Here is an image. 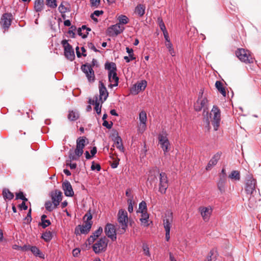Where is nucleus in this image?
Masks as SVG:
<instances>
[{
	"mask_svg": "<svg viewBox=\"0 0 261 261\" xmlns=\"http://www.w3.org/2000/svg\"><path fill=\"white\" fill-rule=\"evenodd\" d=\"M117 219L119 223V227L117 228L118 233L123 234L127 227L128 217L126 211L120 209L117 214Z\"/></svg>",
	"mask_w": 261,
	"mask_h": 261,
	"instance_id": "nucleus-1",
	"label": "nucleus"
},
{
	"mask_svg": "<svg viewBox=\"0 0 261 261\" xmlns=\"http://www.w3.org/2000/svg\"><path fill=\"white\" fill-rule=\"evenodd\" d=\"M173 222V214L171 211H168L163 219V225L165 230V238L167 241L170 239V231Z\"/></svg>",
	"mask_w": 261,
	"mask_h": 261,
	"instance_id": "nucleus-2",
	"label": "nucleus"
},
{
	"mask_svg": "<svg viewBox=\"0 0 261 261\" xmlns=\"http://www.w3.org/2000/svg\"><path fill=\"white\" fill-rule=\"evenodd\" d=\"M210 117L214 129L216 131L218 129L221 121L220 111L217 106H213L210 113Z\"/></svg>",
	"mask_w": 261,
	"mask_h": 261,
	"instance_id": "nucleus-3",
	"label": "nucleus"
},
{
	"mask_svg": "<svg viewBox=\"0 0 261 261\" xmlns=\"http://www.w3.org/2000/svg\"><path fill=\"white\" fill-rule=\"evenodd\" d=\"M256 180L252 175H248L246 177L245 191L247 194L253 195L256 193Z\"/></svg>",
	"mask_w": 261,
	"mask_h": 261,
	"instance_id": "nucleus-4",
	"label": "nucleus"
},
{
	"mask_svg": "<svg viewBox=\"0 0 261 261\" xmlns=\"http://www.w3.org/2000/svg\"><path fill=\"white\" fill-rule=\"evenodd\" d=\"M236 56L240 61L246 63H251L253 62V58L249 50H245L244 48H239L235 53Z\"/></svg>",
	"mask_w": 261,
	"mask_h": 261,
	"instance_id": "nucleus-5",
	"label": "nucleus"
},
{
	"mask_svg": "<svg viewBox=\"0 0 261 261\" xmlns=\"http://www.w3.org/2000/svg\"><path fill=\"white\" fill-rule=\"evenodd\" d=\"M109 240L106 237L101 238L93 245V250L96 254L105 252L107 248Z\"/></svg>",
	"mask_w": 261,
	"mask_h": 261,
	"instance_id": "nucleus-6",
	"label": "nucleus"
},
{
	"mask_svg": "<svg viewBox=\"0 0 261 261\" xmlns=\"http://www.w3.org/2000/svg\"><path fill=\"white\" fill-rule=\"evenodd\" d=\"M159 144L163 149L164 153L170 150V143L167 138V134L165 131H162L158 136Z\"/></svg>",
	"mask_w": 261,
	"mask_h": 261,
	"instance_id": "nucleus-7",
	"label": "nucleus"
},
{
	"mask_svg": "<svg viewBox=\"0 0 261 261\" xmlns=\"http://www.w3.org/2000/svg\"><path fill=\"white\" fill-rule=\"evenodd\" d=\"M88 143L86 137H80L76 139L75 152L78 155H82L84 148Z\"/></svg>",
	"mask_w": 261,
	"mask_h": 261,
	"instance_id": "nucleus-8",
	"label": "nucleus"
},
{
	"mask_svg": "<svg viewBox=\"0 0 261 261\" xmlns=\"http://www.w3.org/2000/svg\"><path fill=\"white\" fill-rule=\"evenodd\" d=\"M62 44L64 48L65 56L70 61L73 60L75 58V55L72 46L68 43L66 40H62Z\"/></svg>",
	"mask_w": 261,
	"mask_h": 261,
	"instance_id": "nucleus-9",
	"label": "nucleus"
},
{
	"mask_svg": "<svg viewBox=\"0 0 261 261\" xmlns=\"http://www.w3.org/2000/svg\"><path fill=\"white\" fill-rule=\"evenodd\" d=\"M81 69L86 74V76L89 82L92 83L94 81V72L90 64H85L83 65L81 67Z\"/></svg>",
	"mask_w": 261,
	"mask_h": 261,
	"instance_id": "nucleus-10",
	"label": "nucleus"
},
{
	"mask_svg": "<svg viewBox=\"0 0 261 261\" xmlns=\"http://www.w3.org/2000/svg\"><path fill=\"white\" fill-rule=\"evenodd\" d=\"M168 187V180L165 172L160 173V184L159 191L162 194H165Z\"/></svg>",
	"mask_w": 261,
	"mask_h": 261,
	"instance_id": "nucleus-11",
	"label": "nucleus"
},
{
	"mask_svg": "<svg viewBox=\"0 0 261 261\" xmlns=\"http://www.w3.org/2000/svg\"><path fill=\"white\" fill-rule=\"evenodd\" d=\"M13 15L10 13H6L4 14L1 18L0 24L5 29L8 30L11 24Z\"/></svg>",
	"mask_w": 261,
	"mask_h": 261,
	"instance_id": "nucleus-12",
	"label": "nucleus"
},
{
	"mask_svg": "<svg viewBox=\"0 0 261 261\" xmlns=\"http://www.w3.org/2000/svg\"><path fill=\"white\" fill-rule=\"evenodd\" d=\"M106 235L113 241L116 240V229L114 225L111 223H108L105 228Z\"/></svg>",
	"mask_w": 261,
	"mask_h": 261,
	"instance_id": "nucleus-13",
	"label": "nucleus"
},
{
	"mask_svg": "<svg viewBox=\"0 0 261 261\" xmlns=\"http://www.w3.org/2000/svg\"><path fill=\"white\" fill-rule=\"evenodd\" d=\"M147 86V82L145 80L141 81L135 84L131 88L130 91L134 95L137 94L140 91L144 90Z\"/></svg>",
	"mask_w": 261,
	"mask_h": 261,
	"instance_id": "nucleus-14",
	"label": "nucleus"
},
{
	"mask_svg": "<svg viewBox=\"0 0 261 261\" xmlns=\"http://www.w3.org/2000/svg\"><path fill=\"white\" fill-rule=\"evenodd\" d=\"M91 223H85L83 225H79L75 228V233L76 234L87 233L90 230Z\"/></svg>",
	"mask_w": 261,
	"mask_h": 261,
	"instance_id": "nucleus-15",
	"label": "nucleus"
},
{
	"mask_svg": "<svg viewBox=\"0 0 261 261\" xmlns=\"http://www.w3.org/2000/svg\"><path fill=\"white\" fill-rule=\"evenodd\" d=\"M99 100L102 103L107 98L109 93L102 81L99 82Z\"/></svg>",
	"mask_w": 261,
	"mask_h": 261,
	"instance_id": "nucleus-16",
	"label": "nucleus"
},
{
	"mask_svg": "<svg viewBox=\"0 0 261 261\" xmlns=\"http://www.w3.org/2000/svg\"><path fill=\"white\" fill-rule=\"evenodd\" d=\"M124 29V27L121 26L119 24H116L110 27L108 29V31L109 32V36H114L121 33Z\"/></svg>",
	"mask_w": 261,
	"mask_h": 261,
	"instance_id": "nucleus-17",
	"label": "nucleus"
},
{
	"mask_svg": "<svg viewBox=\"0 0 261 261\" xmlns=\"http://www.w3.org/2000/svg\"><path fill=\"white\" fill-rule=\"evenodd\" d=\"M62 188L66 196L72 197L73 196L74 192L69 181H65L62 184Z\"/></svg>",
	"mask_w": 261,
	"mask_h": 261,
	"instance_id": "nucleus-18",
	"label": "nucleus"
},
{
	"mask_svg": "<svg viewBox=\"0 0 261 261\" xmlns=\"http://www.w3.org/2000/svg\"><path fill=\"white\" fill-rule=\"evenodd\" d=\"M159 171L156 168L153 169L149 171V176L147 182L150 184V186H152L153 183H156L157 181L156 175L158 174Z\"/></svg>",
	"mask_w": 261,
	"mask_h": 261,
	"instance_id": "nucleus-19",
	"label": "nucleus"
},
{
	"mask_svg": "<svg viewBox=\"0 0 261 261\" xmlns=\"http://www.w3.org/2000/svg\"><path fill=\"white\" fill-rule=\"evenodd\" d=\"M62 199V193L61 191L56 190L55 192L51 194V199L53 204L55 206H57L59 204L60 202Z\"/></svg>",
	"mask_w": 261,
	"mask_h": 261,
	"instance_id": "nucleus-20",
	"label": "nucleus"
},
{
	"mask_svg": "<svg viewBox=\"0 0 261 261\" xmlns=\"http://www.w3.org/2000/svg\"><path fill=\"white\" fill-rule=\"evenodd\" d=\"M207 100L206 98H198L194 104V108L196 111H200L202 108H207Z\"/></svg>",
	"mask_w": 261,
	"mask_h": 261,
	"instance_id": "nucleus-21",
	"label": "nucleus"
},
{
	"mask_svg": "<svg viewBox=\"0 0 261 261\" xmlns=\"http://www.w3.org/2000/svg\"><path fill=\"white\" fill-rule=\"evenodd\" d=\"M201 215L205 221H207L211 215L212 210L209 207H200L199 208Z\"/></svg>",
	"mask_w": 261,
	"mask_h": 261,
	"instance_id": "nucleus-22",
	"label": "nucleus"
},
{
	"mask_svg": "<svg viewBox=\"0 0 261 261\" xmlns=\"http://www.w3.org/2000/svg\"><path fill=\"white\" fill-rule=\"evenodd\" d=\"M140 126L139 129L144 130L146 128V122L147 120L146 113L144 111H142L139 114Z\"/></svg>",
	"mask_w": 261,
	"mask_h": 261,
	"instance_id": "nucleus-23",
	"label": "nucleus"
},
{
	"mask_svg": "<svg viewBox=\"0 0 261 261\" xmlns=\"http://www.w3.org/2000/svg\"><path fill=\"white\" fill-rule=\"evenodd\" d=\"M109 81L111 84L109 85V87L112 88L114 86H117L118 85L119 78L117 76L116 72L113 73L112 74H108Z\"/></svg>",
	"mask_w": 261,
	"mask_h": 261,
	"instance_id": "nucleus-24",
	"label": "nucleus"
},
{
	"mask_svg": "<svg viewBox=\"0 0 261 261\" xmlns=\"http://www.w3.org/2000/svg\"><path fill=\"white\" fill-rule=\"evenodd\" d=\"M226 178L224 176H220V179L217 183V187L221 193L225 192Z\"/></svg>",
	"mask_w": 261,
	"mask_h": 261,
	"instance_id": "nucleus-25",
	"label": "nucleus"
},
{
	"mask_svg": "<svg viewBox=\"0 0 261 261\" xmlns=\"http://www.w3.org/2000/svg\"><path fill=\"white\" fill-rule=\"evenodd\" d=\"M220 155L218 154H216L213 156L211 159L206 167V170H210L213 167V166L216 165L219 160Z\"/></svg>",
	"mask_w": 261,
	"mask_h": 261,
	"instance_id": "nucleus-26",
	"label": "nucleus"
},
{
	"mask_svg": "<svg viewBox=\"0 0 261 261\" xmlns=\"http://www.w3.org/2000/svg\"><path fill=\"white\" fill-rule=\"evenodd\" d=\"M58 10L61 13H65L67 12H70V5L67 2H62L59 6Z\"/></svg>",
	"mask_w": 261,
	"mask_h": 261,
	"instance_id": "nucleus-27",
	"label": "nucleus"
},
{
	"mask_svg": "<svg viewBox=\"0 0 261 261\" xmlns=\"http://www.w3.org/2000/svg\"><path fill=\"white\" fill-rule=\"evenodd\" d=\"M44 7V0H35L34 2V9L37 12H41Z\"/></svg>",
	"mask_w": 261,
	"mask_h": 261,
	"instance_id": "nucleus-28",
	"label": "nucleus"
},
{
	"mask_svg": "<svg viewBox=\"0 0 261 261\" xmlns=\"http://www.w3.org/2000/svg\"><path fill=\"white\" fill-rule=\"evenodd\" d=\"M228 178L232 181H239L241 179L240 171L238 170H233L228 175Z\"/></svg>",
	"mask_w": 261,
	"mask_h": 261,
	"instance_id": "nucleus-29",
	"label": "nucleus"
},
{
	"mask_svg": "<svg viewBox=\"0 0 261 261\" xmlns=\"http://www.w3.org/2000/svg\"><path fill=\"white\" fill-rule=\"evenodd\" d=\"M105 69L109 71V73L112 74L113 73L116 72L117 70L116 64L113 62H107L105 64Z\"/></svg>",
	"mask_w": 261,
	"mask_h": 261,
	"instance_id": "nucleus-30",
	"label": "nucleus"
},
{
	"mask_svg": "<svg viewBox=\"0 0 261 261\" xmlns=\"http://www.w3.org/2000/svg\"><path fill=\"white\" fill-rule=\"evenodd\" d=\"M215 86L219 92L223 96H226V92L221 82L217 81L215 83Z\"/></svg>",
	"mask_w": 261,
	"mask_h": 261,
	"instance_id": "nucleus-31",
	"label": "nucleus"
},
{
	"mask_svg": "<svg viewBox=\"0 0 261 261\" xmlns=\"http://www.w3.org/2000/svg\"><path fill=\"white\" fill-rule=\"evenodd\" d=\"M79 114L76 111H70L68 115V119L70 121H75L79 118Z\"/></svg>",
	"mask_w": 261,
	"mask_h": 261,
	"instance_id": "nucleus-32",
	"label": "nucleus"
},
{
	"mask_svg": "<svg viewBox=\"0 0 261 261\" xmlns=\"http://www.w3.org/2000/svg\"><path fill=\"white\" fill-rule=\"evenodd\" d=\"M115 144L116 147L120 151H124V147L122 143V139L120 137L117 136L115 137L114 140Z\"/></svg>",
	"mask_w": 261,
	"mask_h": 261,
	"instance_id": "nucleus-33",
	"label": "nucleus"
},
{
	"mask_svg": "<svg viewBox=\"0 0 261 261\" xmlns=\"http://www.w3.org/2000/svg\"><path fill=\"white\" fill-rule=\"evenodd\" d=\"M47 216L45 215H43L41 217V222L39 225H41L43 228H46L51 224L50 220H46Z\"/></svg>",
	"mask_w": 261,
	"mask_h": 261,
	"instance_id": "nucleus-34",
	"label": "nucleus"
},
{
	"mask_svg": "<svg viewBox=\"0 0 261 261\" xmlns=\"http://www.w3.org/2000/svg\"><path fill=\"white\" fill-rule=\"evenodd\" d=\"M3 196L4 199L11 200L14 198V194L8 189H4L3 191Z\"/></svg>",
	"mask_w": 261,
	"mask_h": 261,
	"instance_id": "nucleus-35",
	"label": "nucleus"
},
{
	"mask_svg": "<svg viewBox=\"0 0 261 261\" xmlns=\"http://www.w3.org/2000/svg\"><path fill=\"white\" fill-rule=\"evenodd\" d=\"M216 251L213 249L210 251L204 261H215L216 259Z\"/></svg>",
	"mask_w": 261,
	"mask_h": 261,
	"instance_id": "nucleus-36",
	"label": "nucleus"
},
{
	"mask_svg": "<svg viewBox=\"0 0 261 261\" xmlns=\"http://www.w3.org/2000/svg\"><path fill=\"white\" fill-rule=\"evenodd\" d=\"M135 13L140 16H142L145 13V7L142 5L137 6L135 8Z\"/></svg>",
	"mask_w": 261,
	"mask_h": 261,
	"instance_id": "nucleus-37",
	"label": "nucleus"
},
{
	"mask_svg": "<svg viewBox=\"0 0 261 261\" xmlns=\"http://www.w3.org/2000/svg\"><path fill=\"white\" fill-rule=\"evenodd\" d=\"M41 238L45 242H49L53 238L52 233L50 231H46L42 234Z\"/></svg>",
	"mask_w": 261,
	"mask_h": 261,
	"instance_id": "nucleus-38",
	"label": "nucleus"
},
{
	"mask_svg": "<svg viewBox=\"0 0 261 261\" xmlns=\"http://www.w3.org/2000/svg\"><path fill=\"white\" fill-rule=\"evenodd\" d=\"M92 219V214L90 212V210H89L83 217L84 223H91V224H92L93 222L91 221Z\"/></svg>",
	"mask_w": 261,
	"mask_h": 261,
	"instance_id": "nucleus-39",
	"label": "nucleus"
},
{
	"mask_svg": "<svg viewBox=\"0 0 261 261\" xmlns=\"http://www.w3.org/2000/svg\"><path fill=\"white\" fill-rule=\"evenodd\" d=\"M30 250L31 252L36 256H39L40 257H43L42 256V253L40 252V250L36 246H31L30 248Z\"/></svg>",
	"mask_w": 261,
	"mask_h": 261,
	"instance_id": "nucleus-40",
	"label": "nucleus"
},
{
	"mask_svg": "<svg viewBox=\"0 0 261 261\" xmlns=\"http://www.w3.org/2000/svg\"><path fill=\"white\" fill-rule=\"evenodd\" d=\"M53 201H46L45 203V207L46 210L49 212H51L53 210L56 208L57 206H55V205L53 204Z\"/></svg>",
	"mask_w": 261,
	"mask_h": 261,
	"instance_id": "nucleus-41",
	"label": "nucleus"
},
{
	"mask_svg": "<svg viewBox=\"0 0 261 261\" xmlns=\"http://www.w3.org/2000/svg\"><path fill=\"white\" fill-rule=\"evenodd\" d=\"M82 155H78L75 153V151L74 152H72L71 151H69V158L70 160V162L72 161H76L78 160L80 156Z\"/></svg>",
	"mask_w": 261,
	"mask_h": 261,
	"instance_id": "nucleus-42",
	"label": "nucleus"
},
{
	"mask_svg": "<svg viewBox=\"0 0 261 261\" xmlns=\"http://www.w3.org/2000/svg\"><path fill=\"white\" fill-rule=\"evenodd\" d=\"M120 24H125L128 23V18L125 15H121L118 17Z\"/></svg>",
	"mask_w": 261,
	"mask_h": 261,
	"instance_id": "nucleus-43",
	"label": "nucleus"
},
{
	"mask_svg": "<svg viewBox=\"0 0 261 261\" xmlns=\"http://www.w3.org/2000/svg\"><path fill=\"white\" fill-rule=\"evenodd\" d=\"M46 5L51 8H56L57 7V0H46Z\"/></svg>",
	"mask_w": 261,
	"mask_h": 261,
	"instance_id": "nucleus-44",
	"label": "nucleus"
},
{
	"mask_svg": "<svg viewBox=\"0 0 261 261\" xmlns=\"http://www.w3.org/2000/svg\"><path fill=\"white\" fill-rule=\"evenodd\" d=\"M95 106L94 107V109L97 112L98 114H100L101 113V106H99V102L98 100V97L97 96H95Z\"/></svg>",
	"mask_w": 261,
	"mask_h": 261,
	"instance_id": "nucleus-45",
	"label": "nucleus"
},
{
	"mask_svg": "<svg viewBox=\"0 0 261 261\" xmlns=\"http://www.w3.org/2000/svg\"><path fill=\"white\" fill-rule=\"evenodd\" d=\"M139 211L141 212H147V205L146 203L144 201H142L139 206Z\"/></svg>",
	"mask_w": 261,
	"mask_h": 261,
	"instance_id": "nucleus-46",
	"label": "nucleus"
},
{
	"mask_svg": "<svg viewBox=\"0 0 261 261\" xmlns=\"http://www.w3.org/2000/svg\"><path fill=\"white\" fill-rule=\"evenodd\" d=\"M127 202L128 203V211L132 213L133 212V205L135 204V202L134 200L131 201L130 199H127Z\"/></svg>",
	"mask_w": 261,
	"mask_h": 261,
	"instance_id": "nucleus-47",
	"label": "nucleus"
},
{
	"mask_svg": "<svg viewBox=\"0 0 261 261\" xmlns=\"http://www.w3.org/2000/svg\"><path fill=\"white\" fill-rule=\"evenodd\" d=\"M91 169L92 170H96L97 171H99L101 170V167L99 164H95V162L93 161L91 166Z\"/></svg>",
	"mask_w": 261,
	"mask_h": 261,
	"instance_id": "nucleus-48",
	"label": "nucleus"
},
{
	"mask_svg": "<svg viewBox=\"0 0 261 261\" xmlns=\"http://www.w3.org/2000/svg\"><path fill=\"white\" fill-rule=\"evenodd\" d=\"M142 248H143V252H144V253L145 255H146L147 256L150 255L149 250V248L148 247V245L146 244H145V243L143 244Z\"/></svg>",
	"mask_w": 261,
	"mask_h": 261,
	"instance_id": "nucleus-49",
	"label": "nucleus"
},
{
	"mask_svg": "<svg viewBox=\"0 0 261 261\" xmlns=\"http://www.w3.org/2000/svg\"><path fill=\"white\" fill-rule=\"evenodd\" d=\"M166 46L169 49V53L172 56H174L175 55L173 48L172 47V44L170 42L166 44Z\"/></svg>",
	"mask_w": 261,
	"mask_h": 261,
	"instance_id": "nucleus-50",
	"label": "nucleus"
},
{
	"mask_svg": "<svg viewBox=\"0 0 261 261\" xmlns=\"http://www.w3.org/2000/svg\"><path fill=\"white\" fill-rule=\"evenodd\" d=\"M113 162L111 163V167L112 168H116L117 167L118 164H119V159L118 158H116V159H114V158H113Z\"/></svg>",
	"mask_w": 261,
	"mask_h": 261,
	"instance_id": "nucleus-51",
	"label": "nucleus"
},
{
	"mask_svg": "<svg viewBox=\"0 0 261 261\" xmlns=\"http://www.w3.org/2000/svg\"><path fill=\"white\" fill-rule=\"evenodd\" d=\"M125 195L128 197L127 199H130L131 201L134 200V196L132 194V191L130 189H127L126 190Z\"/></svg>",
	"mask_w": 261,
	"mask_h": 261,
	"instance_id": "nucleus-52",
	"label": "nucleus"
},
{
	"mask_svg": "<svg viewBox=\"0 0 261 261\" xmlns=\"http://www.w3.org/2000/svg\"><path fill=\"white\" fill-rule=\"evenodd\" d=\"M126 52L128 54L129 57L132 60H135V57H134L133 49L128 47L126 48Z\"/></svg>",
	"mask_w": 261,
	"mask_h": 261,
	"instance_id": "nucleus-53",
	"label": "nucleus"
},
{
	"mask_svg": "<svg viewBox=\"0 0 261 261\" xmlns=\"http://www.w3.org/2000/svg\"><path fill=\"white\" fill-rule=\"evenodd\" d=\"M158 21L160 22L159 25L161 30L163 31V32H164L165 31H167L162 20L159 18Z\"/></svg>",
	"mask_w": 261,
	"mask_h": 261,
	"instance_id": "nucleus-54",
	"label": "nucleus"
},
{
	"mask_svg": "<svg viewBox=\"0 0 261 261\" xmlns=\"http://www.w3.org/2000/svg\"><path fill=\"white\" fill-rule=\"evenodd\" d=\"M26 223H30L32 221L31 218V209L30 208L28 213L27 216L25 218Z\"/></svg>",
	"mask_w": 261,
	"mask_h": 261,
	"instance_id": "nucleus-55",
	"label": "nucleus"
},
{
	"mask_svg": "<svg viewBox=\"0 0 261 261\" xmlns=\"http://www.w3.org/2000/svg\"><path fill=\"white\" fill-rule=\"evenodd\" d=\"M103 229L101 227H99L96 230H95L93 233L96 236V237L100 236L102 232Z\"/></svg>",
	"mask_w": 261,
	"mask_h": 261,
	"instance_id": "nucleus-56",
	"label": "nucleus"
},
{
	"mask_svg": "<svg viewBox=\"0 0 261 261\" xmlns=\"http://www.w3.org/2000/svg\"><path fill=\"white\" fill-rule=\"evenodd\" d=\"M98 237H96V236L93 233L88 239L89 244H91L94 243V241Z\"/></svg>",
	"mask_w": 261,
	"mask_h": 261,
	"instance_id": "nucleus-57",
	"label": "nucleus"
},
{
	"mask_svg": "<svg viewBox=\"0 0 261 261\" xmlns=\"http://www.w3.org/2000/svg\"><path fill=\"white\" fill-rule=\"evenodd\" d=\"M100 0H90L92 6L97 7L100 4Z\"/></svg>",
	"mask_w": 261,
	"mask_h": 261,
	"instance_id": "nucleus-58",
	"label": "nucleus"
},
{
	"mask_svg": "<svg viewBox=\"0 0 261 261\" xmlns=\"http://www.w3.org/2000/svg\"><path fill=\"white\" fill-rule=\"evenodd\" d=\"M102 125L107 128L110 129L112 127L113 123L111 122L110 123H109L107 120H105L103 121Z\"/></svg>",
	"mask_w": 261,
	"mask_h": 261,
	"instance_id": "nucleus-59",
	"label": "nucleus"
},
{
	"mask_svg": "<svg viewBox=\"0 0 261 261\" xmlns=\"http://www.w3.org/2000/svg\"><path fill=\"white\" fill-rule=\"evenodd\" d=\"M82 29L81 28H79L78 30H77V32H78V34L80 35V36H81L83 38H85L87 37V35L88 34V33L87 32L86 33H84L83 34L82 32Z\"/></svg>",
	"mask_w": 261,
	"mask_h": 261,
	"instance_id": "nucleus-60",
	"label": "nucleus"
},
{
	"mask_svg": "<svg viewBox=\"0 0 261 261\" xmlns=\"http://www.w3.org/2000/svg\"><path fill=\"white\" fill-rule=\"evenodd\" d=\"M88 47L91 49H92L93 50H94L95 52H97L98 51V50L96 48V47H95L94 45L91 43V42H90V43H88Z\"/></svg>",
	"mask_w": 261,
	"mask_h": 261,
	"instance_id": "nucleus-61",
	"label": "nucleus"
},
{
	"mask_svg": "<svg viewBox=\"0 0 261 261\" xmlns=\"http://www.w3.org/2000/svg\"><path fill=\"white\" fill-rule=\"evenodd\" d=\"M148 219L145 218H140V219L141 223L145 226H148L149 225L148 223Z\"/></svg>",
	"mask_w": 261,
	"mask_h": 261,
	"instance_id": "nucleus-62",
	"label": "nucleus"
},
{
	"mask_svg": "<svg viewBox=\"0 0 261 261\" xmlns=\"http://www.w3.org/2000/svg\"><path fill=\"white\" fill-rule=\"evenodd\" d=\"M141 213L142 214L141 218L149 219V215L147 212H141Z\"/></svg>",
	"mask_w": 261,
	"mask_h": 261,
	"instance_id": "nucleus-63",
	"label": "nucleus"
},
{
	"mask_svg": "<svg viewBox=\"0 0 261 261\" xmlns=\"http://www.w3.org/2000/svg\"><path fill=\"white\" fill-rule=\"evenodd\" d=\"M16 199H22V198H24V196L23 193L22 192H20L18 193H17L16 195Z\"/></svg>",
	"mask_w": 261,
	"mask_h": 261,
	"instance_id": "nucleus-64",
	"label": "nucleus"
}]
</instances>
